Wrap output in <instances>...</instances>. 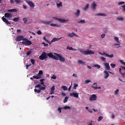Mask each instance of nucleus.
<instances>
[{
  "instance_id": "f257e3e1",
  "label": "nucleus",
  "mask_w": 125,
  "mask_h": 125,
  "mask_svg": "<svg viewBox=\"0 0 125 125\" xmlns=\"http://www.w3.org/2000/svg\"><path fill=\"white\" fill-rule=\"evenodd\" d=\"M23 42H22V44L24 45H32V42L29 41V40L26 38H24L22 39Z\"/></svg>"
},
{
  "instance_id": "f03ea898",
  "label": "nucleus",
  "mask_w": 125,
  "mask_h": 125,
  "mask_svg": "<svg viewBox=\"0 0 125 125\" xmlns=\"http://www.w3.org/2000/svg\"><path fill=\"white\" fill-rule=\"evenodd\" d=\"M47 55L45 52H43L42 55L39 56V59L40 60H44L47 59Z\"/></svg>"
},
{
  "instance_id": "7ed1b4c3",
  "label": "nucleus",
  "mask_w": 125,
  "mask_h": 125,
  "mask_svg": "<svg viewBox=\"0 0 125 125\" xmlns=\"http://www.w3.org/2000/svg\"><path fill=\"white\" fill-rule=\"evenodd\" d=\"M47 56H48V57H50V58H52V59H54V60H59L58 58H57V57L55 55H54L53 54H52V53L51 52L47 53Z\"/></svg>"
},
{
  "instance_id": "20e7f679",
  "label": "nucleus",
  "mask_w": 125,
  "mask_h": 125,
  "mask_svg": "<svg viewBox=\"0 0 125 125\" xmlns=\"http://www.w3.org/2000/svg\"><path fill=\"white\" fill-rule=\"evenodd\" d=\"M56 57L59 59L61 62H64L65 61V58L63 57L62 56L60 55L59 54L55 53V54Z\"/></svg>"
},
{
  "instance_id": "39448f33",
  "label": "nucleus",
  "mask_w": 125,
  "mask_h": 125,
  "mask_svg": "<svg viewBox=\"0 0 125 125\" xmlns=\"http://www.w3.org/2000/svg\"><path fill=\"white\" fill-rule=\"evenodd\" d=\"M101 55H105V57H108V58H113L114 57V54H111V55H109L108 54H106L105 52L101 53L100 52L99 53Z\"/></svg>"
},
{
  "instance_id": "423d86ee",
  "label": "nucleus",
  "mask_w": 125,
  "mask_h": 125,
  "mask_svg": "<svg viewBox=\"0 0 125 125\" xmlns=\"http://www.w3.org/2000/svg\"><path fill=\"white\" fill-rule=\"evenodd\" d=\"M122 68H119V73H121V74L122 75V77L123 78H125V72H122V69L123 70V71H125V66H121Z\"/></svg>"
},
{
  "instance_id": "0eeeda50",
  "label": "nucleus",
  "mask_w": 125,
  "mask_h": 125,
  "mask_svg": "<svg viewBox=\"0 0 125 125\" xmlns=\"http://www.w3.org/2000/svg\"><path fill=\"white\" fill-rule=\"evenodd\" d=\"M97 96L96 94L92 95L89 98V101H93L96 100Z\"/></svg>"
},
{
  "instance_id": "6e6552de",
  "label": "nucleus",
  "mask_w": 125,
  "mask_h": 125,
  "mask_svg": "<svg viewBox=\"0 0 125 125\" xmlns=\"http://www.w3.org/2000/svg\"><path fill=\"white\" fill-rule=\"evenodd\" d=\"M2 21H3L4 22V23H5V24H6V25H11V23L8 21V20H7V19H6V18H5L4 17H3L2 18Z\"/></svg>"
},
{
  "instance_id": "1a4fd4ad",
  "label": "nucleus",
  "mask_w": 125,
  "mask_h": 125,
  "mask_svg": "<svg viewBox=\"0 0 125 125\" xmlns=\"http://www.w3.org/2000/svg\"><path fill=\"white\" fill-rule=\"evenodd\" d=\"M104 78L108 79V78H109V76H110V74H109V72L107 70H104Z\"/></svg>"
},
{
  "instance_id": "9d476101",
  "label": "nucleus",
  "mask_w": 125,
  "mask_h": 125,
  "mask_svg": "<svg viewBox=\"0 0 125 125\" xmlns=\"http://www.w3.org/2000/svg\"><path fill=\"white\" fill-rule=\"evenodd\" d=\"M104 66H105V70H107V71H110V65L109 64V63L105 62L104 63Z\"/></svg>"
},
{
  "instance_id": "9b49d317",
  "label": "nucleus",
  "mask_w": 125,
  "mask_h": 125,
  "mask_svg": "<svg viewBox=\"0 0 125 125\" xmlns=\"http://www.w3.org/2000/svg\"><path fill=\"white\" fill-rule=\"evenodd\" d=\"M70 96H74L75 98H79V93H70Z\"/></svg>"
},
{
  "instance_id": "f8f14e48",
  "label": "nucleus",
  "mask_w": 125,
  "mask_h": 125,
  "mask_svg": "<svg viewBox=\"0 0 125 125\" xmlns=\"http://www.w3.org/2000/svg\"><path fill=\"white\" fill-rule=\"evenodd\" d=\"M61 39H62V37H60V38H54L51 41V43H52V42H58V41H60Z\"/></svg>"
},
{
  "instance_id": "ddd939ff",
  "label": "nucleus",
  "mask_w": 125,
  "mask_h": 125,
  "mask_svg": "<svg viewBox=\"0 0 125 125\" xmlns=\"http://www.w3.org/2000/svg\"><path fill=\"white\" fill-rule=\"evenodd\" d=\"M27 3L28 4L29 6L30 7H31V8H34L35 7V4L33 3L32 1H27Z\"/></svg>"
},
{
  "instance_id": "4468645a",
  "label": "nucleus",
  "mask_w": 125,
  "mask_h": 125,
  "mask_svg": "<svg viewBox=\"0 0 125 125\" xmlns=\"http://www.w3.org/2000/svg\"><path fill=\"white\" fill-rule=\"evenodd\" d=\"M78 37V35H76L75 33L72 32L71 33H69L67 35V37L69 38H73V37Z\"/></svg>"
},
{
  "instance_id": "2eb2a0df",
  "label": "nucleus",
  "mask_w": 125,
  "mask_h": 125,
  "mask_svg": "<svg viewBox=\"0 0 125 125\" xmlns=\"http://www.w3.org/2000/svg\"><path fill=\"white\" fill-rule=\"evenodd\" d=\"M23 39H24V37L23 36H18L16 39V41H17V42H20L22 40L23 41Z\"/></svg>"
},
{
  "instance_id": "dca6fc26",
  "label": "nucleus",
  "mask_w": 125,
  "mask_h": 125,
  "mask_svg": "<svg viewBox=\"0 0 125 125\" xmlns=\"http://www.w3.org/2000/svg\"><path fill=\"white\" fill-rule=\"evenodd\" d=\"M51 92L50 93V94L52 95L54 94V91L55 90V86L53 85L52 86L51 88Z\"/></svg>"
},
{
  "instance_id": "f3484780",
  "label": "nucleus",
  "mask_w": 125,
  "mask_h": 125,
  "mask_svg": "<svg viewBox=\"0 0 125 125\" xmlns=\"http://www.w3.org/2000/svg\"><path fill=\"white\" fill-rule=\"evenodd\" d=\"M86 55H89L91 54H94V52L91 51V50H88L86 51L85 52Z\"/></svg>"
},
{
  "instance_id": "a211bd4d",
  "label": "nucleus",
  "mask_w": 125,
  "mask_h": 125,
  "mask_svg": "<svg viewBox=\"0 0 125 125\" xmlns=\"http://www.w3.org/2000/svg\"><path fill=\"white\" fill-rule=\"evenodd\" d=\"M4 17H5L6 18H11V17H12V15L9 14V13H6L4 14Z\"/></svg>"
},
{
  "instance_id": "6ab92c4d",
  "label": "nucleus",
  "mask_w": 125,
  "mask_h": 125,
  "mask_svg": "<svg viewBox=\"0 0 125 125\" xmlns=\"http://www.w3.org/2000/svg\"><path fill=\"white\" fill-rule=\"evenodd\" d=\"M8 12H13L14 13L18 12V10L16 9H12L8 10Z\"/></svg>"
},
{
  "instance_id": "aec40b11",
  "label": "nucleus",
  "mask_w": 125,
  "mask_h": 125,
  "mask_svg": "<svg viewBox=\"0 0 125 125\" xmlns=\"http://www.w3.org/2000/svg\"><path fill=\"white\" fill-rule=\"evenodd\" d=\"M42 23L44 24V25H49V24L51 23V21H42Z\"/></svg>"
},
{
  "instance_id": "412c9836",
  "label": "nucleus",
  "mask_w": 125,
  "mask_h": 125,
  "mask_svg": "<svg viewBox=\"0 0 125 125\" xmlns=\"http://www.w3.org/2000/svg\"><path fill=\"white\" fill-rule=\"evenodd\" d=\"M80 14H81V11H80V10H77V12L74 14V15H75L76 17H79Z\"/></svg>"
},
{
  "instance_id": "4be33fe9",
  "label": "nucleus",
  "mask_w": 125,
  "mask_h": 125,
  "mask_svg": "<svg viewBox=\"0 0 125 125\" xmlns=\"http://www.w3.org/2000/svg\"><path fill=\"white\" fill-rule=\"evenodd\" d=\"M19 20H20V18H19V17L15 18L12 19V21H14V22H15V23H17V22H18V21H19Z\"/></svg>"
},
{
  "instance_id": "5701e85b",
  "label": "nucleus",
  "mask_w": 125,
  "mask_h": 125,
  "mask_svg": "<svg viewBox=\"0 0 125 125\" xmlns=\"http://www.w3.org/2000/svg\"><path fill=\"white\" fill-rule=\"evenodd\" d=\"M93 67L96 68V69H100V68H101V65L99 64H93Z\"/></svg>"
},
{
  "instance_id": "b1692460",
  "label": "nucleus",
  "mask_w": 125,
  "mask_h": 125,
  "mask_svg": "<svg viewBox=\"0 0 125 125\" xmlns=\"http://www.w3.org/2000/svg\"><path fill=\"white\" fill-rule=\"evenodd\" d=\"M66 49H68V50H74L75 51H77V49H74L73 47H70L69 46H67Z\"/></svg>"
},
{
  "instance_id": "393cba45",
  "label": "nucleus",
  "mask_w": 125,
  "mask_h": 125,
  "mask_svg": "<svg viewBox=\"0 0 125 125\" xmlns=\"http://www.w3.org/2000/svg\"><path fill=\"white\" fill-rule=\"evenodd\" d=\"M96 16H102L103 17H106V14L103 13L97 14Z\"/></svg>"
},
{
  "instance_id": "a878e982",
  "label": "nucleus",
  "mask_w": 125,
  "mask_h": 125,
  "mask_svg": "<svg viewBox=\"0 0 125 125\" xmlns=\"http://www.w3.org/2000/svg\"><path fill=\"white\" fill-rule=\"evenodd\" d=\"M59 21L61 23H65V22H68V20H65L64 19H60Z\"/></svg>"
},
{
  "instance_id": "bb28decb",
  "label": "nucleus",
  "mask_w": 125,
  "mask_h": 125,
  "mask_svg": "<svg viewBox=\"0 0 125 125\" xmlns=\"http://www.w3.org/2000/svg\"><path fill=\"white\" fill-rule=\"evenodd\" d=\"M79 51L81 54H83V55H86V53H85V51H83V50H79Z\"/></svg>"
},
{
  "instance_id": "cd10ccee",
  "label": "nucleus",
  "mask_w": 125,
  "mask_h": 125,
  "mask_svg": "<svg viewBox=\"0 0 125 125\" xmlns=\"http://www.w3.org/2000/svg\"><path fill=\"white\" fill-rule=\"evenodd\" d=\"M78 64H81V65H84V64H85V62H83L81 60H78Z\"/></svg>"
},
{
  "instance_id": "c85d7f7f",
  "label": "nucleus",
  "mask_w": 125,
  "mask_h": 125,
  "mask_svg": "<svg viewBox=\"0 0 125 125\" xmlns=\"http://www.w3.org/2000/svg\"><path fill=\"white\" fill-rule=\"evenodd\" d=\"M50 25L51 27H60V25H59V24H57L51 23V24H50Z\"/></svg>"
},
{
  "instance_id": "c756f323",
  "label": "nucleus",
  "mask_w": 125,
  "mask_h": 125,
  "mask_svg": "<svg viewBox=\"0 0 125 125\" xmlns=\"http://www.w3.org/2000/svg\"><path fill=\"white\" fill-rule=\"evenodd\" d=\"M61 88L63 89V90H68V87L65 85L62 86Z\"/></svg>"
},
{
  "instance_id": "7c9ffc66",
  "label": "nucleus",
  "mask_w": 125,
  "mask_h": 125,
  "mask_svg": "<svg viewBox=\"0 0 125 125\" xmlns=\"http://www.w3.org/2000/svg\"><path fill=\"white\" fill-rule=\"evenodd\" d=\"M114 40L116 42H118V43H121V42L119 41V38L116 36H114Z\"/></svg>"
},
{
  "instance_id": "2f4dec72",
  "label": "nucleus",
  "mask_w": 125,
  "mask_h": 125,
  "mask_svg": "<svg viewBox=\"0 0 125 125\" xmlns=\"http://www.w3.org/2000/svg\"><path fill=\"white\" fill-rule=\"evenodd\" d=\"M91 87H92L93 88H94V89H101V86L97 87V85H96L95 86H92Z\"/></svg>"
},
{
  "instance_id": "473e14b6",
  "label": "nucleus",
  "mask_w": 125,
  "mask_h": 125,
  "mask_svg": "<svg viewBox=\"0 0 125 125\" xmlns=\"http://www.w3.org/2000/svg\"><path fill=\"white\" fill-rule=\"evenodd\" d=\"M14 1L16 4H19V3H21V2H22L21 0H14Z\"/></svg>"
},
{
  "instance_id": "72a5a7b5",
  "label": "nucleus",
  "mask_w": 125,
  "mask_h": 125,
  "mask_svg": "<svg viewBox=\"0 0 125 125\" xmlns=\"http://www.w3.org/2000/svg\"><path fill=\"white\" fill-rule=\"evenodd\" d=\"M62 109H64V110H67L68 109L69 110H70V109H71V107L69 106H65L63 107H62Z\"/></svg>"
},
{
  "instance_id": "f704fd0d",
  "label": "nucleus",
  "mask_w": 125,
  "mask_h": 125,
  "mask_svg": "<svg viewBox=\"0 0 125 125\" xmlns=\"http://www.w3.org/2000/svg\"><path fill=\"white\" fill-rule=\"evenodd\" d=\"M33 78L34 79H36V80H39V79H41L42 78V77L41 76H37L36 75H34L33 76Z\"/></svg>"
},
{
  "instance_id": "c9c22d12",
  "label": "nucleus",
  "mask_w": 125,
  "mask_h": 125,
  "mask_svg": "<svg viewBox=\"0 0 125 125\" xmlns=\"http://www.w3.org/2000/svg\"><path fill=\"white\" fill-rule=\"evenodd\" d=\"M43 41H45V42H47V43H49V44H50L51 43H50V42H49V41H48V40H47V39H46L45 37H43Z\"/></svg>"
},
{
  "instance_id": "e433bc0d",
  "label": "nucleus",
  "mask_w": 125,
  "mask_h": 125,
  "mask_svg": "<svg viewBox=\"0 0 125 125\" xmlns=\"http://www.w3.org/2000/svg\"><path fill=\"white\" fill-rule=\"evenodd\" d=\"M78 24H84L85 23V20H81L79 22H78Z\"/></svg>"
},
{
  "instance_id": "4c0bfd02",
  "label": "nucleus",
  "mask_w": 125,
  "mask_h": 125,
  "mask_svg": "<svg viewBox=\"0 0 125 125\" xmlns=\"http://www.w3.org/2000/svg\"><path fill=\"white\" fill-rule=\"evenodd\" d=\"M91 5H92V8L93 9V10H94L95 9V8L96 7V4L92 3Z\"/></svg>"
},
{
  "instance_id": "58836bf2",
  "label": "nucleus",
  "mask_w": 125,
  "mask_h": 125,
  "mask_svg": "<svg viewBox=\"0 0 125 125\" xmlns=\"http://www.w3.org/2000/svg\"><path fill=\"white\" fill-rule=\"evenodd\" d=\"M68 99H69V97H65L63 100V103H66L68 101Z\"/></svg>"
},
{
  "instance_id": "ea45409f",
  "label": "nucleus",
  "mask_w": 125,
  "mask_h": 125,
  "mask_svg": "<svg viewBox=\"0 0 125 125\" xmlns=\"http://www.w3.org/2000/svg\"><path fill=\"white\" fill-rule=\"evenodd\" d=\"M88 6H89L88 4H86L85 5V6L84 7V8H83V10H86V9H87V8H88Z\"/></svg>"
},
{
  "instance_id": "a19ab883",
  "label": "nucleus",
  "mask_w": 125,
  "mask_h": 125,
  "mask_svg": "<svg viewBox=\"0 0 125 125\" xmlns=\"http://www.w3.org/2000/svg\"><path fill=\"white\" fill-rule=\"evenodd\" d=\"M34 91H35V92H37V93H40L41 92V89H40L38 90L36 88H35L34 89Z\"/></svg>"
},
{
  "instance_id": "79ce46f5",
  "label": "nucleus",
  "mask_w": 125,
  "mask_h": 125,
  "mask_svg": "<svg viewBox=\"0 0 125 125\" xmlns=\"http://www.w3.org/2000/svg\"><path fill=\"white\" fill-rule=\"evenodd\" d=\"M44 81V79H41L40 80L41 83V84H42L43 85H44V82H43Z\"/></svg>"
},
{
  "instance_id": "37998d69",
  "label": "nucleus",
  "mask_w": 125,
  "mask_h": 125,
  "mask_svg": "<svg viewBox=\"0 0 125 125\" xmlns=\"http://www.w3.org/2000/svg\"><path fill=\"white\" fill-rule=\"evenodd\" d=\"M78 86H79V85H78V84L74 83L73 87L74 89H77V87H78Z\"/></svg>"
},
{
  "instance_id": "c03bdc74",
  "label": "nucleus",
  "mask_w": 125,
  "mask_h": 125,
  "mask_svg": "<svg viewBox=\"0 0 125 125\" xmlns=\"http://www.w3.org/2000/svg\"><path fill=\"white\" fill-rule=\"evenodd\" d=\"M53 20H56V21H59V20L60 19H59L57 17H53Z\"/></svg>"
},
{
  "instance_id": "a18cd8bd",
  "label": "nucleus",
  "mask_w": 125,
  "mask_h": 125,
  "mask_svg": "<svg viewBox=\"0 0 125 125\" xmlns=\"http://www.w3.org/2000/svg\"><path fill=\"white\" fill-rule=\"evenodd\" d=\"M23 21L24 23H27V22H28V20L27 19V18H24L23 19Z\"/></svg>"
},
{
  "instance_id": "49530a36",
  "label": "nucleus",
  "mask_w": 125,
  "mask_h": 125,
  "mask_svg": "<svg viewBox=\"0 0 125 125\" xmlns=\"http://www.w3.org/2000/svg\"><path fill=\"white\" fill-rule=\"evenodd\" d=\"M101 60H102V61H104V62H106V58H105L104 57H101Z\"/></svg>"
},
{
  "instance_id": "de8ad7c7",
  "label": "nucleus",
  "mask_w": 125,
  "mask_h": 125,
  "mask_svg": "<svg viewBox=\"0 0 125 125\" xmlns=\"http://www.w3.org/2000/svg\"><path fill=\"white\" fill-rule=\"evenodd\" d=\"M39 89H40L41 91V90H44V89H45V87H44V86H42V85H41V86H40V88Z\"/></svg>"
},
{
  "instance_id": "09e8293b",
  "label": "nucleus",
  "mask_w": 125,
  "mask_h": 125,
  "mask_svg": "<svg viewBox=\"0 0 125 125\" xmlns=\"http://www.w3.org/2000/svg\"><path fill=\"white\" fill-rule=\"evenodd\" d=\"M85 83L86 84H87V83H91V81H90L89 80H87L85 81Z\"/></svg>"
},
{
  "instance_id": "8fccbe9b",
  "label": "nucleus",
  "mask_w": 125,
  "mask_h": 125,
  "mask_svg": "<svg viewBox=\"0 0 125 125\" xmlns=\"http://www.w3.org/2000/svg\"><path fill=\"white\" fill-rule=\"evenodd\" d=\"M57 5L58 7H60V6H62V3L60 2L59 3H57Z\"/></svg>"
},
{
  "instance_id": "3c124183",
  "label": "nucleus",
  "mask_w": 125,
  "mask_h": 125,
  "mask_svg": "<svg viewBox=\"0 0 125 125\" xmlns=\"http://www.w3.org/2000/svg\"><path fill=\"white\" fill-rule=\"evenodd\" d=\"M117 20L119 21H124V18H117Z\"/></svg>"
},
{
  "instance_id": "603ef678",
  "label": "nucleus",
  "mask_w": 125,
  "mask_h": 125,
  "mask_svg": "<svg viewBox=\"0 0 125 125\" xmlns=\"http://www.w3.org/2000/svg\"><path fill=\"white\" fill-rule=\"evenodd\" d=\"M102 119H103V117H102V116H100V117L98 118V122H100V121H101V120H102Z\"/></svg>"
},
{
  "instance_id": "864d4df0",
  "label": "nucleus",
  "mask_w": 125,
  "mask_h": 125,
  "mask_svg": "<svg viewBox=\"0 0 125 125\" xmlns=\"http://www.w3.org/2000/svg\"><path fill=\"white\" fill-rule=\"evenodd\" d=\"M51 78L53 79V80H56V76H55V75H53Z\"/></svg>"
},
{
  "instance_id": "5fc2aeb1",
  "label": "nucleus",
  "mask_w": 125,
  "mask_h": 125,
  "mask_svg": "<svg viewBox=\"0 0 125 125\" xmlns=\"http://www.w3.org/2000/svg\"><path fill=\"white\" fill-rule=\"evenodd\" d=\"M62 109V107H59L58 109V111L59 112V113H61L62 112V110L61 109Z\"/></svg>"
},
{
  "instance_id": "6e6d98bb",
  "label": "nucleus",
  "mask_w": 125,
  "mask_h": 125,
  "mask_svg": "<svg viewBox=\"0 0 125 125\" xmlns=\"http://www.w3.org/2000/svg\"><path fill=\"white\" fill-rule=\"evenodd\" d=\"M41 86H42V85H41L40 84H38L37 85H36L35 87V88H38L39 87V89L40 88Z\"/></svg>"
},
{
  "instance_id": "4d7b16f0",
  "label": "nucleus",
  "mask_w": 125,
  "mask_h": 125,
  "mask_svg": "<svg viewBox=\"0 0 125 125\" xmlns=\"http://www.w3.org/2000/svg\"><path fill=\"white\" fill-rule=\"evenodd\" d=\"M30 62L32 63V64H35V60L34 59H31Z\"/></svg>"
},
{
  "instance_id": "13d9d810",
  "label": "nucleus",
  "mask_w": 125,
  "mask_h": 125,
  "mask_svg": "<svg viewBox=\"0 0 125 125\" xmlns=\"http://www.w3.org/2000/svg\"><path fill=\"white\" fill-rule=\"evenodd\" d=\"M110 66L112 68H115V67H116V65L115 64H114V63L110 64Z\"/></svg>"
},
{
  "instance_id": "bf43d9fd",
  "label": "nucleus",
  "mask_w": 125,
  "mask_h": 125,
  "mask_svg": "<svg viewBox=\"0 0 125 125\" xmlns=\"http://www.w3.org/2000/svg\"><path fill=\"white\" fill-rule=\"evenodd\" d=\"M125 2L124 1L120 2L118 3V5H121L122 4H125Z\"/></svg>"
},
{
  "instance_id": "052dcab7",
  "label": "nucleus",
  "mask_w": 125,
  "mask_h": 125,
  "mask_svg": "<svg viewBox=\"0 0 125 125\" xmlns=\"http://www.w3.org/2000/svg\"><path fill=\"white\" fill-rule=\"evenodd\" d=\"M119 91H120V90L119 89H117L115 91V93L116 94H118V93H119Z\"/></svg>"
},
{
  "instance_id": "680f3d73",
  "label": "nucleus",
  "mask_w": 125,
  "mask_h": 125,
  "mask_svg": "<svg viewBox=\"0 0 125 125\" xmlns=\"http://www.w3.org/2000/svg\"><path fill=\"white\" fill-rule=\"evenodd\" d=\"M42 44H43V45H44V46H48V44L45 43H44V42H42Z\"/></svg>"
},
{
  "instance_id": "e2e57ef3",
  "label": "nucleus",
  "mask_w": 125,
  "mask_h": 125,
  "mask_svg": "<svg viewBox=\"0 0 125 125\" xmlns=\"http://www.w3.org/2000/svg\"><path fill=\"white\" fill-rule=\"evenodd\" d=\"M105 36H106V35H105V34H103L101 35V37L102 39H104V38H105Z\"/></svg>"
},
{
  "instance_id": "0e129e2a",
  "label": "nucleus",
  "mask_w": 125,
  "mask_h": 125,
  "mask_svg": "<svg viewBox=\"0 0 125 125\" xmlns=\"http://www.w3.org/2000/svg\"><path fill=\"white\" fill-rule=\"evenodd\" d=\"M43 72L42 70H40L39 72V75H42Z\"/></svg>"
},
{
  "instance_id": "69168bd1",
  "label": "nucleus",
  "mask_w": 125,
  "mask_h": 125,
  "mask_svg": "<svg viewBox=\"0 0 125 125\" xmlns=\"http://www.w3.org/2000/svg\"><path fill=\"white\" fill-rule=\"evenodd\" d=\"M37 34L38 35H42V31L41 30H39L37 32Z\"/></svg>"
},
{
  "instance_id": "338daca9",
  "label": "nucleus",
  "mask_w": 125,
  "mask_h": 125,
  "mask_svg": "<svg viewBox=\"0 0 125 125\" xmlns=\"http://www.w3.org/2000/svg\"><path fill=\"white\" fill-rule=\"evenodd\" d=\"M31 54V51H28L27 52L26 55L29 56Z\"/></svg>"
},
{
  "instance_id": "774afa93",
  "label": "nucleus",
  "mask_w": 125,
  "mask_h": 125,
  "mask_svg": "<svg viewBox=\"0 0 125 125\" xmlns=\"http://www.w3.org/2000/svg\"><path fill=\"white\" fill-rule=\"evenodd\" d=\"M10 3H11V4H13V3H14L13 0H10Z\"/></svg>"
}]
</instances>
